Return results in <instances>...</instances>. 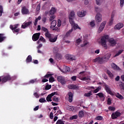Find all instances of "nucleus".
Instances as JSON below:
<instances>
[{"label":"nucleus","mask_w":124,"mask_h":124,"mask_svg":"<svg viewBox=\"0 0 124 124\" xmlns=\"http://www.w3.org/2000/svg\"><path fill=\"white\" fill-rule=\"evenodd\" d=\"M86 11L78 12L77 14L78 17H84L86 16Z\"/></svg>","instance_id":"obj_21"},{"label":"nucleus","mask_w":124,"mask_h":124,"mask_svg":"<svg viewBox=\"0 0 124 124\" xmlns=\"http://www.w3.org/2000/svg\"><path fill=\"white\" fill-rule=\"evenodd\" d=\"M18 26H19V24H15L14 25L10 26V28L11 30H12L13 33H16V32L17 33L16 35L18 34L19 31H20V29L19 28L17 29Z\"/></svg>","instance_id":"obj_2"},{"label":"nucleus","mask_w":124,"mask_h":124,"mask_svg":"<svg viewBox=\"0 0 124 124\" xmlns=\"http://www.w3.org/2000/svg\"><path fill=\"white\" fill-rule=\"evenodd\" d=\"M105 25H106V21H103L101 24V25H100V27L99 28V29H98V32H101V31H103V30L104 29V28L105 27Z\"/></svg>","instance_id":"obj_14"},{"label":"nucleus","mask_w":124,"mask_h":124,"mask_svg":"<svg viewBox=\"0 0 124 124\" xmlns=\"http://www.w3.org/2000/svg\"><path fill=\"white\" fill-rule=\"evenodd\" d=\"M105 90L108 93H109V94H112V91H111V89H110V87H109V85L105 84Z\"/></svg>","instance_id":"obj_15"},{"label":"nucleus","mask_w":124,"mask_h":124,"mask_svg":"<svg viewBox=\"0 0 124 124\" xmlns=\"http://www.w3.org/2000/svg\"><path fill=\"white\" fill-rule=\"evenodd\" d=\"M57 80L58 82H60L62 85H65L66 83L65 81V78H64L62 76L58 77Z\"/></svg>","instance_id":"obj_7"},{"label":"nucleus","mask_w":124,"mask_h":124,"mask_svg":"<svg viewBox=\"0 0 124 124\" xmlns=\"http://www.w3.org/2000/svg\"><path fill=\"white\" fill-rule=\"evenodd\" d=\"M58 52H59V48L58 47H54L53 48V53L54 54H58Z\"/></svg>","instance_id":"obj_39"},{"label":"nucleus","mask_w":124,"mask_h":124,"mask_svg":"<svg viewBox=\"0 0 124 124\" xmlns=\"http://www.w3.org/2000/svg\"><path fill=\"white\" fill-rule=\"evenodd\" d=\"M104 58H100V57L96 58L93 60V62H98L100 64H102L104 62Z\"/></svg>","instance_id":"obj_5"},{"label":"nucleus","mask_w":124,"mask_h":124,"mask_svg":"<svg viewBox=\"0 0 124 124\" xmlns=\"http://www.w3.org/2000/svg\"><path fill=\"white\" fill-rule=\"evenodd\" d=\"M39 40L40 41H42L43 42H46V40H45V39H44V38L42 36L40 37Z\"/></svg>","instance_id":"obj_55"},{"label":"nucleus","mask_w":124,"mask_h":124,"mask_svg":"<svg viewBox=\"0 0 124 124\" xmlns=\"http://www.w3.org/2000/svg\"><path fill=\"white\" fill-rule=\"evenodd\" d=\"M57 26L58 27H61V26H62V21H61V19H58L57 22Z\"/></svg>","instance_id":"obj_53"},{"label":"nucleus","mask_w":124,"mask_h":124,"mask_svg":"<svg viewBox=\"0 0 124 124\" xmlns=\"http://www.w3.org/2000/svg\"><path fill=\"white\" fill-rule=\"evenodd\" d=\"M69 88L71 90H77V89H78V86L77 85L71 84L69 85Z\"/></svg>","instance_id":"obj_27"},{"label":"nucleus","mask_w":124,"mask_h":124,"mask_svg":"<svg viewBox=\"0 0 124 124\" xmlns=\"http://www.w3.org/2000/svg\"><path fill=\"white\" fill-rule=\"evenodd\" d=\"M32 61V58L31 57V56L29 55L26 60V62H27V63H29V62H31Z\"/></svg>","instance_id":"obj_26"},{"label":"nucleus","mask_w":124,"mask_h":124,"mask_svg":"<svg viewBox=\"0 0 124 124\" xmlns=\"http://www.w3.org/2000/svg\"><path fill=\"white\" fill-rule=\"evenodd\" d=\"M115 96L117 97V98H119V99H124V96L119 93H116L115 94Z\"/></svg>","instance_id":"obj_29"},{"label":"nucleus","mask_w":124,"mask_h":124,"mask_svg":"<svg viewBox=\"0 0 124 124\" xmlns=\"http://www.w3.org/2000/svg\"><path fill=\"white\" fill-rule=\"evenodd\" d=\"M78 119V115H73L70 117V120H77Z\"/></svg>","instance_id":"obj_40"},{"label":"nucleus","mask_w":124,"mask_h":124,"mask_svg":"<svg viewBox=\"0 0 124 124\" xmlns=\"http://www.w3.org/2000/svg\"><path fill=\"white\" fill-rule=\"evenodd\" d=\"M120 4L121 7H124V0H120Z\"/></svg>","instance_id":"obj_48"},{"label":"nucleus","mask_w":124,"mask_h":124,"mask_svg":"<svg viewBox=\"0 0 124 124\" xmlns=\"http://www.w3.org/2000/svg\"><path fill=\"white\" fill-rule=\"evenodd\" d=\"M78 116L79 118H83L84 117V111L81 110L78 112Z\"/></svg>","instance_id":"obj_33"},{"label":"nucleus","mask_w":124,"mask_h":124,"mask_svg":"<svg viewBox=\"0 0 124 124\" xmlns=\"http://www.w3.org/2000/svg\"><path fill=\"white\" fill-rule=\"evenodd\" d=\"M6 39V37L4 36V34L0 33V43L4 41Z\"/></svg>","instance_id":"obj_22"},{"label":"nucleus","mask_w":124,"mask_h":124,"mask_svg":"<svg viewBox=\"0 0 124 124\" xmlns=\"http://www.w3.org/2000/svg\"><path fill=\"white\" fill-rule=\"evenodd\" d=\"M37 82V79H31L30 80L28 84V85H31V84H34V83Z\"/></svg>","instance_id":"obj_28"},{"label":"nucleus","mask_w":124,"mask_h":124,"mask_svg":"<svg viewBox=\"0 0 124 124\" xmlns=\"http://www.w3.org/2000/svg\"><path fill=\"white\" fill-rule=\"evenodd\" d=\"M55 81V78L53 77H51L49 79V83H53V82Z\"/></svg>","instance_id":"obj_44"},{"label":"nucleus","mask_w":124,"mask_h":124,"mask_svg":"<svg viewBox=\"0 0 124 124\" xmlns=\"http://www.w3.org/2000/svg\"><path fill=\"white\" fill-rule=\"evenodd\" d=\"M122 28H124V24L122 23H119L116 25L114 27L115 30H121Z\"/></svg>","instance_id":"obj_17"},{"label":"nucleus","mask_w":124,"mask_h":124,"mask_svg":"<svg viewBox=\"0 0 124 124\" xmlns=\"http://www.w3.org/2000/svg\"><path fill=\"white\" fill-rule=\"evenodd\" d=\"M57 26V21L54 20L51 23L50 29H54Z\"/></svg>","instance_id":"obj_23"},{"label":"nucleus","mask_w":124,"mask_h":124,"mask_svg":"<svg viewBox=\"0 0 124 124\" xmlns=\"http://www.w3.org/2000/svg\"><path fill=\"white\" fill-rule=\"evenodd\" d=\"M50 118L51 119H53L54 118V114H53V112H50L49 114Z\"/></svg>","instance_id":"obj_62"},{"label":"nucleus","mask_w":124,"mask_h":124,"mask_svg":"<svg viewBox=\"0 0 124 124\" xmlns=\"http://www.w3.org/2000/svg\"><path fill=\"white\" fill-rule=\"evenodd\" d=\"M81 42H82V40L80 38H78L76 40V43H77V44H80Z\"/></svg>","instance_id":"obj_59"},{"label":"nucleus","mask_w":124,"mask_h":124,"mask_svg":"<svg viewBox=\"0 0 124 124\" xmlns=\"http://www.w3.org/2000/svg\"><path fill=\"white\" fill-rule=\"evenodd\" d=\"M108 110H110V111H115V110H116V108L115 107H109L108 108Z\"/></svg>","instance_id":"obj_50"},{"label":"nucleus","mask_w":124,"mask_h":124,"mask_svg":"<svg viewBox=\"0 0 124 124\" xmlns=\"http://www.w3.org/2000/svg\"><path fill=\"white\" fill-rule=\"evenodd\" d=\"M102 16H101V14L100 13H98L96 16H95V20L96 23H100V22H101L102 20Z\"/></svg>","instance_id":"obj_9"},{"label":"nucleus","mask_w":124,"mask_h":124,"mask_svg":"<svg viewBox=\"0 0 124 124\" xmlns=\"http://www.w3.org/2000/svg\"><path fill=\"white\" fill-rule=\"evenodd\" d=\"M119 86L121 89H122L123 90H124V83H121V84L119 85Z\"/></svg>","instance_id":"obj_63"},{"label":"nucleus","mask_w":124,"mask_h":124,"mask_svg":"<svg viewBox=\"0 0 124 124\" xmlns=\"http://www.w3.org/2000/svg\"><path fill=\"white\" fill-rule=\"evenodd\" d=\"M45 35L46 37H47V38H50L51 37V34L49 32V31L46 32V33H45Z\"/></svg>","instance_id":"obj_34"},{"label":"nucleus","mask_w":124,"mask_h":124,"mask_svg":"<svg viewBox=\"0 0 124 124\" xmlns=\"http://www.w3.org/2000/svg\"><path fill=\"white\" fill-rule=\"evenodd\" d=\"M12 80V77L9 75L2 76V83L3 84L6 83V82H8V81H11Z\"/></svg>","instance_id":"obj_4"},{"label":"nucleus","mask_w":124,"mask_h":124,"mask_svg":"<svg viewBox=\"0 0 124 124\" xmlns=\"http://www.w3.org/2000/svg\"><path fill=\"white\" fill-rule=\"evenodd\" d=\"M73 28L74 30H77V29H79V30H81V28L79 27L78 24H74L73 26Z\"/></svg>","instance_id":"obj_45"},{"label":"nucleus","mask_w":124,"mask_h":124,"mask_svg":"<svg viewBox=\"0 0 124 124\" xmlns=\"http://www.w3.org/2000/svg\"><path fill=\"white\" fill-rule=\"evenodd\" d=\"M90 26H91V27H94L95 26V24H94V22L91 21L90 22Z\"/></svg>","instance_id":"obj_64"},{"label":"nucleus","mask_w":124,"mask_h":124,"mask_svg":"<svg viewBox=\"0 0 124 124\" xmlns=\"http://www.w3.org/2000/svg\"><path fill=\"white\" fill-rule=\"evenodd\" d=\"M70 71V68L67 67V66H65L63 69L62 72L63 73H67L68 72H69Z\"/></svg>","instance_id":"obj_25"},{"label":"nucleus","mask_w":124,"mask_h":124,"mask_svg":"<svg viewBox=\"0 0 124 124\" xmlns=\"http://www.w3.org/2000/svg\"><path fill=\"white\" fill-rule=\"evenodd\" d=\"M40 36V33H36L34 34L32 37V39L33 41H37L39 39V37Z\"/></svg>","instance_id":"obj_12"},{"label":"nucleus","mask_w":124,"mask_h":124,"mask_svg":"<svg viewBox=\"0 0 124 124\" xmlns=\"http://www.w3.org/2000/svg\"><path fill=\"white\" fill-rule=\"evenodd\" d=\"M107 39H109V35H105L101 38V44L104 49H107L108 48L107 44H106Z\"/></svg>","instance_id":"obj_1"},{"label":"nucleus","mask_w":124,"mask_h":124,"mask_svg":"<svg viewBox=\"0 0 124 124\" xmlns=\"http://www.w3.org/2000/svg\"><path fill=\"white\" fill-rule=\"evenodd\" d=\"M38 20H41V16H39L38 18H36L34 23V25L35 26H37V22H38Z\"/></svg>","instance_id":"obj_31"},{"label":"nucleus","mask_w":124,"mask_h":124,"mask_svg":"<svg viewBox=\"0 0 124 124\" xmlns=\"http://www.w3.org/2000/svg\"><path fill=\"white\" fill-rule=\"evenodd\" d=\"M75 18V12L74 11H71L69 15V19L70 24L71 25H74V18Z\"/></svg>","instance_id":"obj_3"},{"label":"nucleus","mask_w":124,"mask_h":124,"mask_svg":"<svg viewBox=\"0 0 124 124\" xmlns=\"http://www.w3.org/2000/svg\"><path fill=\"white\" fill-rule=\"evenodd\" d=\"M108 43L110 46H111L112 47H113V46H115V45L117 44V41H116V40H114L113 38H110L108 39Z\"/></svg>","instance_id":"obj_8"},{"label":"nucleus","mask_w":124,"mask_h":124,"mask_svg":"<svg viewBox=\"0 0 124 124\" xmlns=\"http://www.w3.org/2000/svg\"><path fill=\"white\" fill-rule=\"evenodd\" d=\"M41 30L45 32H47L48 31H48V29L45 27H42Z\"/></svg>","instance_id":"obj_47"},{"label":"nucleus","mask_w":124,"mask_h":124,"mask_svg":"<svg viewBox=\"0 0 124 124\" xmlns=\"http://www.w3.org/2000/svg\"><path fill=\"white\" fill-rule=\"evenodd\" d=\"M68 101L70 103H71V102L72 101V100H73V93H72V92H70L68 93Z\"/></svg>","instance_id":"obj_18"},{"label":"nucleus","mask_w":124,"mask_h":124,"mask_svg":"<svg viewBox=\"0 0 124 124\" xmlns=\"http://www.w3.org/2000/svg\"><path fill=\"white\" fill-rule=\"evenodd\" d=\"M56 124H64V122H63V121L62 120H58Z\"/></svg>","instance_id":"obj_42"},{"label":"nucleus","mask_w":124,"mask_h":124,"mask_svg":"<svg viewBox=\"0 0 124 124\" xmlns=\"http://www.w3.org/2000/svg\"><path fill=\"white\" fill-rule=\"evenodd\" d=\"M92 95V91H90L89 93H85L84 96H86V97H90V96Z\"/></svg>","instance_id":"obj_35"},{"label":"nucleus","mask_w":124,"mask_h":124,"mask_svg":"<svg viewBox=\"0 0 124 124\" xmlns=\"http://www.w3.org/2000/svg\"><path fill=\"white\" fill-rule=\"evenodd\" d=\"M107 102H108V105H111V104H112V100H111V99L110 98H108V99Z\"/></svg>","instance_id":"obj_52"},{"label":"nucleus","mask_w":124,"mask_h":124,"mask_svg":"<svg viewBox=\"0 0 124 124\" xmlns=\"http://www.w3.org/2000/svg\"><path fill=\"white\" fill-rule=\"evenodd\" d=\"M121 112L119 111H116L115 112L112 113L111 114V119L112 120H116L118 117H121Z\"/></svg>","instance_id":"obj_6"},{"label":"nucleus","mask_w":124,"mask_h":124,"mask_svg":"<svg viewBox=\"0 0 124 124\" xmlns=\"http://www.w3.org/2000/svg\"><path fill=\"white\" fill-rule=\"evenodd\" d=\"M40 10V4H39L36 7V11H39Z\"/></svg>","instance_id":"obj_61"},{"label":"nucleus","mask_w":124,"mask_h":124,"mask_svg":"<svg viewBox=\"0 0 124 124\" xmlns=\"http://www.w3.org/2000/svg\"><path fill=\"white\" fill-rule=\"evenodd\" d=\"M66 59L70 62H72V61H75L76 60V58L74 56L69 54H67L66 55Z\"/></svg>","instance_id":"obj_10"},{"label":"nucleus","mask_w":124,"mask_h":124,"mask_svg":"<svg viewBox=\"0 0 124 124\" xmlns=\"http://www.w3.org/2000/svg\"><path fill=\"white\" fill-rule=\"evenodd\" d=\"M69 109L70 111H74V110H75V107L73 106H70V107L69 108Z\"/></svg>","instance_id":"obj_60"},{"label":"nucleus","mask_w":124,"mask_h":124,"mask_svg":"<svg viewBox=\"0 0 124 124\" xmlns=\"http://www.w3.org/2000/svg\"><path fill=\"white\" fill-rule=\"evenodd\" d=\"M56 93H57V92H53L51 94H48L46 97V101L48 102L52 101V99H51V98H52V97H53V96H54Z\"/></svg>","instance_id":"obj_13"},{"label":"nucleus","mask_w":124,"mask_h":124,"mask_svg":"<svg viewBox=\"0 0 124 124\" xmlns=\"http://www.w3.org/2000/svg\"><path fill=\"white\" fill-rule=\"evenodd\" d=\"M42 21L43 22L44 24H45V23H46V21H47V18L46 17H43L42 18Z\"/></svg>","instance_id":"obj_58"},{"label":"nucleus","mask_w":124,"mask_h":124,"mask_svg":"<svg viewBox=\"0 0 124 124\" xmlns=\"http://www.w3.org/2000/svg\"><path fill=\"white\" fill-rule=\"evenodd\" d=\"M82 81H88V80H91L89 78L84 77L81 78Z\"/></svg>","instance_id":"obj_51"},{"label":"nucleus","mask_w":124,"mask_h":124,"mask_svg":"<svg viewBox=\"0 0 124 124\" xmlns=\"http://www.w3.org/2000/svg\"><path fill=\"white\" fill-rule=\"evenodd\" d=\"M55 12H56V8L52 7L51 9L49 11L50 14L51 15H54V14H55Z\"/></svg>","instance_id":"obj_30"},{"label":"nucleus","mask_w":124,"mask_h":124,"mask_svg":"<svg viewBox=\"0 0 124 124\" xmlns=\"http://www.w3.org/2000/svg\"><path fill=\"white\" fill-rule=\"evenodd\" d=\"M33 95L35 96V97H36V98H38L39 97V94H38V93H33Z\"/></svg>","instance_id":"obj_56"},{"label":"nucleus","mask_w":124,"mask_h":124,"mask_svg":"<svg viewBox=\"0 0 124 124\" xmlns=\"http://www.w3.org/2000/svg\"><path fill=\"white\" fill-rule=\"evenodd\" d=\"M29 12L30 11H29V9L27 8L26 6L22 7L21 13L23 14V15H27V14H29Z\"/></svg>","instance_id":"obj_11"},{"label":"nucleus","mask_w":124,"mask_h":124,"mask_svg":"<svg viewBox=\"0 0 124 124\" xmlns=\"http://www.w3.org/2000/svg\"><path fill=\"white\" fill-rule=\"evenodd\" d=\"M31 24H32V21L24 23L21 26V27L22 28V29H26V28L31 26Z\"/></svg>","instance_id":"obj_16"},{"label":"nucleus","mask_w":124,"mask_h":124,"mask_svg":"<svg viewBox=\"0 0 124 124\" xmlns=\"http://www.w3.org/2000/svg\"><path fill=\"white\" fill-rule=\"evenodd\" d=\"M103 119V117L102 116L99 115L95 117V120H96L97 121H102Z\"/></svg>","instance_id":"obj_37"},{"label":"nucleus","mask_w":124,"mask_h":124,"mask_svg":"<svg viewBox=\"0 0 124 124\" xmlns=\"http://www.w3.org/2000/svg\"><path fill=\"white\" fill-rule=\"evenodd\" d=\"M3 12V8L2 7V6L0 5V17H1Z\"/></svg>","instance_id":"obj_41"},{"label":"nucleus","mask_w":124,"mask_h":124,"mask_svg":"<svg viewBox=\"0 0 124 124\" xmlns=\"http://www.w3.org/2000/svg\"><path fill=\"white\" fill-rule=\"evenodd\" d=\"M53 100L55 101V102H59V98L54 96Z\"/></svg>","instance_id":"obj_54"},{"label":"nucleus","mask_w":124,"mask_h":124,"mask_svg":"<svg viewBox=\"0 0 124 124\" xmlns=\"http://www.w3.org/2000/svg\"><path fill=\"white\" fill-rule=\"evenodd\" d=\"M96 95H97L100 98H103V97H104V95H103V93H97Z\"/></svg>","instance_id":"obj_38"},{"label":"nucleus","mask_w":124,"mask_h":124,"mask_svg":"<svg viewBox=\"0 0 124 124\" xmlns=\"http://www.w3.org/2000/svg\"><path fill=\"white\" fill-rule=\"evenodd\" d=\"M123 52H124V49H120V50H119L118 51V52H117V53H116L115 54L114 57H118V56H120V55H121V54H122Z\"/></svg>","instance_id":"obj_32"},{"label":"nucleus","mask_w":124,"mask_h":124,"mask_svg":"<svg viewBox=\"0 0 124 124\" xmlns=\"http://www.w3.org/2000/svg\"><path fill=\"white\" fill-rule=\"evenodd\" d=\"M111 66L112 69H113L114 70H120V67L114 63H111Z\"/></svg>","instance_id":"obj_20"},{"label":"nucleus","mask_w":124,"mask_h":124,"mask_svg":"<svg viewBox=\"0 0 124 124\" xmlns=\"http://www.w3.org/2000/svg\"><path fill=\"white\" fill-rule=\"evenodd\" d=\"M54 19H55V16L54 15L51 16L49 18V22H52V21H53Z\"/></svg>","instance_id":"obj_49"},{"label":"nucleus","mask_w":124,"mask_h":124,"mask_svg":"<svg viewBox=\"0 0 124 124\" xmlns=\"http://www.w3.org/2000/svg\"><path fill=\"white\" fill-rule=\"evenodd\" d=\"M51 88H52V85L47 84L46 86L45 90H50Z\"/></svg>","instance_id":"obj_46"},{"label":"nucleus","mask_w":124,"mask_h":124,"mask_svg":"<svg viewBox=\"0 0 124 124\" xmlns=\"http://www.w3.org/2000/svg\"><path fill=\"white\" fill-rule=\"evenodd\" d=\"M51 76H52V74H46V75L44 76V78H49V77H51Z\"/></svg>","instance_id":"obj_57"},{"label":"nucleus","mask_w":124,"mask_h":124,"mask_svg":"<svg viewBox=\"0 0 124 124\" xmlns=\"http://www.w3.org/2000/svg\"><path fill=\"white\" fill-rule=\"evenodd\" d=\"M39 102L41 103H43L44 102H47L45 98H42L39 100Z\"/></svg>","instance_id":"obj_43"},{"label":"nucleus","mask_w":124,"mask_h":124,"mask_svg":"<svg viewBox=\"0 0 124 124\" xmlns=\"http://www.w3.org/2000/svg\"><path fill=\"white\" fill-rule=\"evenodd\" d=\"M107 74H108V76L110 78V79H113V77H114V75L110 70H107Z\"/></svg>","instance_id":"obj_24"},{"label":"nucleus","mask_w":124,"mask_h":124,"mask_svg":"<svg viewBox=\"0 0 124 124\" xmlns=\"http://www.w3.org/2000/svg\"><path fill=\"white\" fill-rule=\"evenodd\" d=\"M57 39L58 38L57 37H54V38H50L49 39V41L50 42H52V43L56 42V41H57Z\"/></svg>","instance_id":"obj_36"},{"label":"nucleus","mask_w":124,"mask_h":124,"mask_svg":"<svg viewBox=\"0 0 124 124\" xmlns=\"http://www.w3.org/2000/svg\"><path fill=\"white\" fill-rule=\"evenodd\" d=\"M115 16V14L114 13H112L111 16V18L108 22V26H112L113 25V22L114 21V17Z\"/></svg>","instance_id":"obj_19"}]
</instances>
